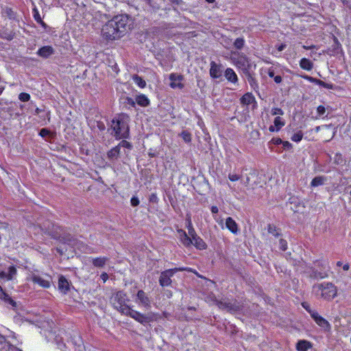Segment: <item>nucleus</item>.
Masks as SVG:
<instances>
[{"mask_svg":"<svg viewBox=\"0 0 351 351\" xmlns=\"http://www.w3.org/2000/svg\"><path fill=\"white\" fill-rule=\"evenodd\" d=\"M129 301L130 300L127 294L123 291H118L114 293L110 299V304L114 308L117 309L121 314L130 316L143 325H145L156 319L157 315L154 313L150 312L147 314H143L132 309L127 304Z\"/></svg>","mask_w":351,"mask_h":351,"instance_id":"1","label":"nucleus"},{"mask_svg":"<svg viewBox=\"0 0 351 351\" xmlns=\"http://www.w3.org/2000/svg\"><path fill=\"white\" fill-rule=\"evenodd\" d=\"M129 117L125 114H119L112 120L110 128L112 134L117 139L128 138L130 135Z\"/></svg>","mask_w":351,"mask_h":351,"instance_id":"2","label":"nucleus"},{"mask_svg":"<svg viewBox=\"0 0 351 351\" xmlns=\"http://www.w3.org/2000/svg\"><path fill=\"white\" fill-rule=\"evenodd\" d=\"M313 289L317 292L320 291V294L325 300L333 299L337 295V288L332 283H322L316 285Z\"/></svg>","mask_w":351,"mask_h":351,"instance_id":"3","label":"nucleus"},{"mask_svg":"<svg viewBox=\"0 0 351 351\" xmlns=\"http://www.w3.org/2000/svg\"><path fill=\"white\" fill-rule=\"evenodd\" d=\"M101 35L107 40H116L121 37L115 28V23L111 20L108 21L101 29Z\"/></svg>","mask_w":351,"mask_h":351,"instance_id":"4","label":"nucleus"},{"mask_svg":"<svg viewBox=\"0 0 351 351\" xmlns=\"http://www.w3.org/2000/svg\"><path fill=\"white\" fill-rule=\"evenodd\" d=\"M190 269L186 268H175L167 269L161 272L159 278V283L162 287H167L171 284V278L178 271H189Z\"/></svg>","mask_w":351,"mask_h":351,"instance_id":"5","label":"nucleus"},{"mask_svg":"<svg viewBox=\"0 0 351 351\" xmlns=\"http://www.w3.org/2000/svg\"><path fill=\"white\" fill-rule=\"evenodd\" d=\"M231 60L239 69L243 70L245 73H247L250 63L245 55L233 52Z\"/></svg>","mask_w":351,"mask_h":351,"instance_id":"6","label":"nucleus"},{"mask_svg":"<svg viewBox=\"0 0 351 351\" xmlns=\"http://www.w3.org/2000/svg\"><path fill=\"white\" fill-rule=\"evenodd\" d=\"M112 21L115 23V28L121 36L127 29L129 23V17L125 14L117 15L113 17Z\"/></svg>","mask_w":351,"mask_h":351,"instance_id":"7","label":"nucleus"},{"mask_svg":"<svg viewBox=\"0 0 351 351\" xmlns=\"http://www.w3.org/2000/svg\"><path fill=\"white\" fill-rule=\"evenodd\" d=\"M215 304L221 309L226 310L230 312H234L240 310L241 306L236 301L231 302L228 300H218L215 298H214Z\"/></svg>","mask_w":351,"mask_h":351,"instance_id":"8","label":"nucleus"},{"mask_svg":"<svg viewBox=\"0 0 351 351\" xmlns=\"http://www.w3.org/2000/svg\"><path fill=\"white\" fill-rule=\"evenodd\" d=\"M135 302L140 307H143L147 310L149 309L152 306L151 299L143 290H139L137 292Z\"/></svg>","mask_w":351,"mask_h":351,"instance_id":"9","label":"nucleus"},{"mask_svg":"<svg viewBox=\"0 0 351 351\" xmlns=\"http://www.w3.org/2000/svg\"><path fill=\"white\" fill-rule=\"evenodd\" d=\"M40 228L45 234L50 235L53 239H60L62 237L60 231H58L60 230V228L56 226L53 223H50L49 222H47V225L43 224V226H41Z\"/></svg>","mask_w":351,"mask_h":351,"instance_id":"10","label":"nucleus"},{"mask_svg":"<svg viewBox=\"0 0 351 351\" xmlns=\"http://www.w3.org/2000/svg\"><path fill=\"white\" fill-rule=\"evenodd\" d=\"M32 280L34 283L38 284L43 288L48 289L51 287V278L49 276H41L38 275H33Z\"/></svg>","mask_w":351,"mask_h":351,"instance_id":"11","label":"nucleus"},{"mask_svg":"<svg viewBox=\"0 0 351 351\" xmlns=\"http://www.w3.org/2000/svg\"><path fill=\"white\" fill-rule=\"evenodd\" d=\"M169 80H171V83L169 84L170 87L176 89H182L184 86L182 81L184 80L183 75L178 73H171L169 75Z\"/></svg>","mask_w":351,"mask_h":351,"instance_id":"12","label":"nucleus"},{"mask_svg":"<svg viewBox=\"0 0 351 351\" xmlns=\"http://www.w3.org/2000/svg\"><path fill=\"white\" fill-rule=\"evenodd\" d=\"M308 312L311 314V316L314 319V321L316 322L317 324H318L320 327H322L323 328L326 330H329L330 328V325L328 323V322L325 319L324 317L320 316L317 312L315 311H308Z\"/></svg>","mask_w":351,"mask_h":351,"instance_id":"13","label":"nucleus"},{"mask_svg":"<svg viewBox=\"0 0 351 351\" xmlns=\"http://www.w3.org/2000/svg\"><path fill=\"white\" fill-rule=\"evenodd\" d=\"M178 234L179 239L180 242L186 247H190L192 245L191 238L187 234V233L182 230L178 229L177 230Z\"/></svg>","mask_w":351,"mask_h":351,"instance_id":"14","label":"nucleus"},{"mask_svg":"<svg viewBox=\"0 0 351 351\" xmlns=\"http://www.w3.org/2000/svg\"><path fill=\"white\" fill-rule=\"evenodd\" d=\"M16 269L14 266H10L8 267V271H2L0 272V278L6 279L7 280H11L16 275Z\"/></svg>","mask_w":351,"mask_h":351,"instance_id":"15","label":"nucleus"},{"mask_svg":"<svg viewBox=\"0 0 351 351\" xmlns=\"http://www.w3.org/2000/svg\"><path fill=\"white\" fill-rule=\"evenodd\" d=\"M221 69L220 65L217 64L215 62H210V75L213 78H219L221 76Z\"/></svg>","mask_w":351,"mask_h":351,"instance_id":"16","label":"nucleus"},{"mask_svg":"<svg viewBox=\"0 0 351 351\" xmlns=\"http://www.w3.org/2000/svg\"><path fill=\"white\" fill-rule=\"evenodd\" d=\"M226 228L234 234H237L239 229L236 221L230 217L226 220Z\"/></svg>","mask_w":351,"mask_h":351,"instance_id":"17","label":"nucleus"},{"mask_svg":"<svg viewBox=\"0 0 351 351\" xmlns=\"http://www.w3.org/2000/svg\"><path fill=\"white\" fill-rule=\"evenodd\" d=\"M53 53H54V49L51 46H44V47L40 48L37 51V54L39 56L44 58H47Z\"/></svg>","mask_w":351,"mask_h":351,"instance_id":"18","label":"nucleus"},{"mask_svg":"<svg viewBox=\"0 0 351 351\" xmlns=\"http://www.w3.org/2000/svg\"><path fill=\"white\" fill-rule=\"evenodd\" d=\"M70 289L68 280L63 276H60L58 279V289L64 294H66Z\"/></svg>","mask_w":351,"mask_h":351,"instance_id":"19","label":"nucleus"},{"mask_svg":"<svg viewBox=\"0 0 351 351\" xmlns=\"http://www.w3.org/2000/svg\"><path fill=\"white\" fill-rule=\"evenodd\" d=\"M191 239L192 241V245H193L197 249L200 250L206 249V243L199 236L195 237L193 239Z\"/></svg>","mask_w":351,"mask_h":351,"instance_id":"20","label":"nucleus"},{"mask_svg":"<svg viewBox=\"0 0 351 351\" xmlns=\"http://www.w3.org/2000/svg\"><path fill=\"white\" fill-rule=\"evenodd\" d=\"M120 154L119 146H115L109 150L107 153V157L110 160H116L118 159Z\"/></svg>","mask_w":351,"mask_h":351,"instance_id":"21","label":"nucleus"},{"mask_svg":"<svg viewBox=\"0 0 351 351\" xmlns=\"http://www.w3.org/2000/svg\"><path fill=\"white\" fill-rule=\"evenodd\" d=\"M225 77L228 81L233 83L237 82L238 80L237 74L235 73L234 70L230 68H228L225 71Z\"/></svg>","mask_w":351,"mask_h":351,"instance_id":"22","label":"nucleus"},{"mask_svg":"<svg viewBox=\"0 0 351 351\" xmlns=\"http://www.w3.org/2000/svg\"><path fill=\"white\" fill-rule=\"evenodd\" d=\"M109 258L108 257H97L92 258V263L95 267H103Z\"/></svg>","mask_w":351,"mask_h":351,"instance_id":"23","label":"nucleus"},{"mask_svg":"<svg viewBox=\"0 0 351 351\" xmlns=\"http://www.w3.org/2000/svg\"><path fill=\"white\" fill-rule=\"evenodd\" d=\"M300 66L304 70L311 71L313 68V62L307 58H302L300 61Z\"/></svg>","mask_w":351,"mask_h":351,"instance_id":"24","label":"nucleus"},{"mask_svg":"<svg viewBox=\"0 0 351 351\" xmlns=\"http://www.w3.org/2000/svg\"><path fill=\"white\" fill-rule=\"evenodd\" d=\"M255 101L252 93H246L241 98V103L243 105H250Z\"/></svg>","mask_w":351,"mask_h":351,"instance_id":"25","label":"nucleus"},{"mask_svg":"<svg viewBox=\"0 0 351 351\" xmlns=\"http://www.w3.org/2000/svg\"><path fill=\"white\" fill-rule=\"evenodd\" d=\"M311 347V343L306 340H300L296 345L298 351H307Z\"/></svg>","mask_w":351,"mask_h":351,"instance_id":"26","label":"nucleus"},{"mask_svg":"<svg viewBox=\"0 0 351 351\" xmlns=\"http://www.w3.org/2000/svg\"><path fill=\"white\" fill-rule=\"evenodd\" d=\"M326 181V178L324 176H317L314 178L311 183V186L315 187L323 185Z\"/></svg>","mask_w":351,"mask_h":351,"instance_id":"27","label":"nucleus"},{"mask_svg":"<svg viewBox=\"0 0 351 351\" xmlns=\"http://www.w3.org/2000/svg\"><path fill=\"white\" fill-rule=\"evenodd\" d=\"M136 102L141 106H147L149 104L148 98L145 95H141L136 97Z\"/></svg>","mask_w":351,"mask_h":351,"instance_id":"28","label":"nucleus"},{"mask_svg":"<svg viewBox=\"0 0 351 351\" xmlns=\"http://www.w3.org/2000/svg\"><path fill=\"white\" fill-rule=\"evenodd\" d=\"M132 79L139 87L144 88L146 86L145 81L138 75H133Z\"/></svg>","mask_w":351,"mask_h":351,"instance_id":"29","label":"nucleus"},{"mask_svg":"<svg viewBox=\"0 0 351 351\" xmlns=\"http://www.w3.org/2000/svg\"><path fill=\"white\" fill-rule=\"evenodd\" d=\"M267 230H268L269 233L273 234L276 237H278L280 234V233L279 232V230L274 225L269 224Z\"/></svg>","mask_w":351,"mask_h":351,"instance_id":"30","label":"nucleus"},{"mask_svg":"<svg viewBox=\"0 0 351 351\" xmlns=\"http://www.w3.org/2000/svg\"><path fill=\"white\" fill-rule=\"evenodd\" d=\"M245 40L243 38H238L234 42V46L237 49H241L243 47Z\"/></svg>","mask_w":351,"mask_h":351,"instance_id":"31","label":"nucleus"},{"mask_svg":"<svg viewBox=\"0 0 351 351\" xmlns=\"http://www.w3.org/2000/svg\"><path fill=\"white\" fill-rule=\"evenodd\" d=\"M180 136L184 142L189 143L191 141V134L190 132H189L187 131H183L181 133Z\"/></svg>","mask_w":351,"mask_h":351,"instance_id":"32","label":"nucleus"},{"mask_svg":"<svg viewBox=\"0 0 351 351\" xmlns=\"http://www.w3.org/2000/svg\"><path fill=\"white\" fill-rule=\"evenodd\" d=\"M274 125L276 127V131H278L285 125V122L280 117H277L274 119Z\"/></svg>","mask_w":351,"mask_h":351,"instance_id":"33","label":"nucleus"},{"mask_svg":"<svg viewBox=\"0 0 351 351\" xmlns=\"http://www.w3.org/2000/svg\"><path fill=\"white\" fill-rule=\"evenodd\" d=\"M302 137L303 134L301 131H300L292 136L291 140L294 142L298 143L302 139Z\"/></svg>","mask_w":351,"mask_h":351,"instance_id":"34","label":"nucleus"},{"mask_svg":"<svg viewBox=\"0 0 351 351\" xmlns=\"http://www.w3.org/2000/svg\"><path fill=\"white\" fill-rule=\"evenodd\" d=\"M319 86H321L322 87H324L327 89H332L333 88V84L330 83H326L324 81H322L320 80H318L317 82V84Z\"/></svg>","mask_w":351,"mask_h":351,"instance_id":"35","label":"nucleus"},{"mask_svg":"<svg viewBox=\"0 0 351 351\" xmlns=\"http://www.w3.org/2000/svg\"><path fill=\"white\" fill-rule=\"evenodd\" d=\"M34 19L36 22L42 24L43 25H45L44 22L42 21L41 19V17L38 13V11L36 8H34Z\"/></svg>","mask_w":351,"mask_h":351,"instance_id":"36","label":"nucleus"},{"mask_svg":"<svg viewBox=\"0 0 351 351\" xmlns=\"http://www.w3.org/2000/svg\"><path fill=\"white\" fill-rule=\"evenodd\" d=\"M19 99L21 101H28L30 99V95L26 93H21L19 95Z\"/></svg>","mask_w":351,"mask_h":351,"instance_id":"37","label":"nucleus"},{"mask_svg":"<svg viewBox=\"0 0 351 351\" xmlns=\"http://www.w3.org/2000/svg\"><path fill=\"white\" fill-rule=\"evenodd\" d=\"M117 146H119V148L121 147H125L129 149H130L132 147L130 143H129L125 140H123L122 141H121Z\"/></svg>","mask_w":351,"mask_h":351,"instance_id":"38","label":"nucleus"},{"mask_svg":"<svg viewBox=\"0 0 351 351\" xmlns=\"http://www.w3.org/2000/svg\"><path fill=\"white\" fill-rule=\"evenodd\" d=\"M228 178L232 182H235L241 179V176L236 173H229Z\"/></svg>","mask_w":351,"mask_h":351,"instance_id":"39","label":"nucleus"},{"mask_svg":"<svg viewBox=\"0 0 351 351\" xmlns=\"http://www.w3.org/2000/svg\"><path fill=\"white\" fill-rule=\"evenodd\" d=\"M2 300H3L5 302L10 304L12 306L16 307V303L14 302L8 294V297H4Z\"/></svg>","mask_w":351,"mask_h":351,"instance_id":"40","label":"nucleus"},{"mask_svg":"<svg viewBox=\"0 0 351 351\" xmlns=\"http://www.w3.org/2000/svg\"><path fill=\"white\" fill-rule=\"evenodd\" d=\"M279 245H280V248L282 250V251H285L287 248V243L285 240L281 239H280V241H279Z\"/></svg>","mask_w":351,"mask_h":351,"instance_id":"41","label":"nucleus"},{"mask_svg":"<svg viewBox=\"0 0 351 351\" xmlns=\"http://www.w3.org/2000/svg\"><path fill=\"white\" fill-rule=\"evenodd\" d=\"M131 205L132 206H137L140 204V201L137 197L133 196L130 200Z\"/></svg>","mask_w":351,"mask_h":351,"instance_id":"42","label":"nucleus"},{"mask_svg":"<svg viewBox=\"0 0 351 351\" xmlns=\"http://www.w3.org/2000/svg\"><path fill=\"white\" fill-rule=\"evenodd\" d=\"M271 114L273 115H277V114L282 115L283 114V111L280 108H273L271 110Z\"/></svg>","mask_w":351,"mask_h":351,"instance_id":"43","label":"nucleus"},{"mask_svg":"<svg viewBox=\"0 0 351 351\" xmlns=\"http://www.w3.org/2000/svg\"><path fill=\"white\" fill-rule=\"evenodd\" d=\"M304 79L308 80V82H312V83H315V84H317V82L318 80V79H316V78H314L313 77H311V76H308V75H302V76Z\"/></svg>","mask_w":351,"mask_h":351,"instance_id":"44","label":"nucleus"},{"mask_svg":"<svg viewBox=\"0 0 351 351\" xmlns=\"http://www.w3.org/2000/svg\"><path fill=\"white\" fill-rule=\"evenodd\" d=\"M189 236L191 237V239H193L195 237H197L198 236L197 234H196V232L195 230V229L193 228H189L188 230V234H187Z\"/></svg>","mask_w":351,"mask_h":351,"instance_id":"45","label":"nucleus"},{"mask_svg":"<svg viewBox=\"0 0 351 351\" xmlns=\"http://www.w3.org/2000/svg\"><path fill=\"white\" fill-rule=\"evenodd\" d=\"M50 133L49 130L46 129V128H43L40 130V132H39V134L43 136V137H45L47 136V135H49Z\"/></svg>","mask_w":351,"mask_h":351,"instance_id":"46","label":"nucleus"},{"mask_svg":"<svg viewBox=\"0 0 351 351\" xmlns=\"http://www.w3.org/2000/svg\"><path fill=\"white\" fill-rule=\"evenodd\" d=\"M317 112L319 115H322V114H324L325 113L326 108L323 106H319L317 107Z\"/></svg>","mask_w":351,"mask_h":351,"instance_id":"47","label":"nucleus"},{"mask_svg":"<svg viewBox=\"0 0 351 351\" xmlns=\"http://www.w3.org/2000/svg\"><path fill=\"white\" fill-rule=\"evenodd\" d=\"M247 80H248V82H250V85L251 86H253V84L255 83V80L254 78L249 73V72L247 71Z\"/></svg>","mask_w":351,"mask_h":351,"instance_id":"48","label":"nucleus"},{"mask_svg":"<svg viewBox=\"0 0 351 351\" xmlns=\"http://www.w3.org/2000/svg\"><path fill=\"white\" fill-rule=\"evenodd\" d=\"M100 278L105 282L108 279V275L104 272L101 274Z\"/></svg>","mask_w":351,"mask_h":351,"instance_id":"49","label":"nucleus"},{"mask_svg":"<svg viewBox=\"0 0 351 351\" xmlns=\"http://www.w3.org/2000/svg\"><path fill=\"white\" fill-rule=\"evenodd\" d=\"M274 82L276 83V84H280L281 82H282V77L280 75H276L274 77Z\"/></svg>","mask_w":351,"mask_h":351,"instance_id":"50","label":"nucleus"},{"mask_svg":"<svg viewBox=\"0 0 351 351\" xmlns=\"http://www.w3.org/2000/svg\"><path fill=\"white\" fill-rule=\"evenodd\" d=\"M219 211L218 208L216 206H213L211 207V212L214 214L217 213Z\"/></svg>","mask_w":351,"mask_h":351,"instance_id":"51","label":"nucleus"},{"mask_svg":"<svg viewBox=\"0 0 351 351\" xmlns=\"http://www.w3.org/2000/svg\"><path fill=\"white\" fill-rule=\"evenodd\" d=\"M186 228H187V229H188V230H189V228H193V227L192 222H191V219H189L187 220Z\"/></svg>","mask_w":351,"mask_h":351,"instance_id":"52","label":"nucleus"},{"mask_svg":"<svg viewBox=\"0 0 351 351\" xmlns=\"http://www.w3.org/2000/svg\"><path fill=\"white\" fill-rule=\"evenodd\" d=\"M273 141L276 145H279L282 143V141L280 138H274Z\"/></svg>","mask_w":351,"mask_h":351,"instance_id":"53","label":"nucleus"},{"mask_svg":"<svg viewBox=\"0 0 351 351\" xmlns=\"http://www.w3.org/2000/svg\"><path fill=\"white\" fill-rule=\"evenodd\" d=\"M286 47V45L285 44H281L280 46H278V50L279 51H282V50H284Z\"/></svg>","mask_w":351,"mask_h":351,"instance_id":"54","label":"nucleus"},{"mask_svg":"<svg viewBox=\"0 0 351 351\" xmlns=\"http://www.w3.org/2000/svg\"><path fill=\"white\" fill-rule=\"evenodd\" d=\"M268 75L270 77H275L274 75V70H271V69H269V71H268Z\"/></svg>","mask_w":351,"mask_h":351,"instance_id":"55","label":"nucleus"},{"mask_svg":"<svg viewBox=\"0 0 351 351\" xmlns=\"http://www.w3.org/2000/svg\"><path fill=\"white\" fill-rule=\"evenodd\" d=\"M250 178L247 176L245 180L243 182L244 185L246 186H249L250 185Z\"/></svg>","mask_w":351,"mask_h":351,"instance_id":"56","label":"nucleus"},{"mask_svg":"<svg viewBox=\"0 0 351 351\" xmlns=\"http://www.w3.org/2000/svg\"><path fill=\"white\" fill-rule=\"evenodd\" d=\"M349 268H350V265H349V264H348V263H347V264H345V265L343 266V270H345V271H348V270L349 269Z\"/></svg>","mask_w":351,"mask_h":351,"instance_id":"57","label":"nucleus"},{"mask_svg":"<svg viewBox=\"0 0 351 351\" xmlns=\"http://www.w3.org/2000/svg\"><path fill=\"white\" fill-rule=\"evenodd\" d=\"M276 128V127L275 126V125H271V126L269 127V131H271V132L276 131V128Z\"/></svg>","mask_w":351,"mask_h":351,"instance_id":"58","label":"nucleus"},{"mask_svg":"<svg viewBox=\"0 0 351 351\" xmlns=\"http://www.w3.org/2000/svg\"><path fill=\"white\" fill-rule=\"evenodd\" d=\"M283 144H284L285 147H289V146H291V143H289L288 141L284 142Z\"/></svg>","mask_w":351,"mask_h":351,"instance_id":"59","label":"nucleus"},{"mask_svg":"<svg viewBox=\"0 0 351 351\" xmlns=\"http://www.w3.org/2000/svg\"><path fill=\"white\" fill-rule=\"evenodd\" d=\"M128 101H129V104H130L132 106H134L135 102L132 99H129Z\"/></svg>","mask_w":351,"mask_h":351,"instance_id":"60","label":"nucleus"},{"mask_svg":"<svg viewBox=\"0 0 351 351\" xmlns=\"http://www.w3.org/2000/svg\"><path fill=\"white\" fill-rule=\"evenodd\" d=\"M4 297H8V293H6L5 291L1 295V297H0V299H3Z\"/></svg>","mask_w":351,"mask_h":351,"instance_id":"61","label":"nucleus"},{"mask_svg":"<svg viewBox=\"0 0 351 351\" xmlns=\"http://www.w3.org/2000/svg\"><path fill=\"white\" fill-rule=\"evenodd\" d=\"M3 292H4V291L3 290L1 287H0V297H1V295L3 294Z\"/></svg>","mask_w":351,"mask_h":351,"instance_id":"62","label":"nucleus"},{"mask_svg":"<svg viewBox=\"0 0 351 351\" xmlns=\"http://www.w3.org/2000/svg\"><path fill=\"white\" fill-rule=\"evenodd\" d=\"M341 265H342V263L341 261H338L337 263V265L339 266V267L341 266Z\"/></svg>","mask_w":351,"mask_h":351,"instance_id":"63","label":"nucleus"},{"mask_svg":"<svg viewBox=\"0 0 351 351\" xmlns=\"http://www.w3.org/2000/svg\"><path fill=\"white\" fill-rule=\"evenodd\" d=\"M208 3H212L215 2V0H206Z\"/></svg>","mask_w":351,"mask_h":351,"instance_id":"64","label":"nucleus"}]
</instances>
